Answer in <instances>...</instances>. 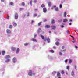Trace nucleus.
I'll use <instances>...</instances> for the list:
<instances>
[{
	"instance_id": "26",
	"label": "nucleus",
	"mask_w": 78,
	"mask_h": 78,
	"mask_svg": "<svg viewBox=\"0 0 78 78\" xmlns=\"http://www.w3.org/2000/svg\"><path fill=\"white\" fill-rule=\"evenodd\" d=\"M66 12H64V14H63L64 17H66Z\"/></svg>"
},
{
	"instance_id": "7",
	"label": "nucleus",
	"mask_w": 78,
	"mask_h": 78,
	"mask_svg": "<svg viewBox=\"0 0 78 78\" xmlns=\"http://www.w3.org/2000/svg\"><path fill=\"white\" fill-rule=\"evenodd\" d=\"M16 53L17 54H18L20 52V49L19 48H17L16 49Z\"/></svg>"
},
{
	"instance_id": "46",
	"label": "nucleus",
	"mask_w": 78,
	"mask_h": 78,
	"mask_svg": "<svg viewBox=\"0 0 78 78\" xmlns=\"http://www.w3.org/2000/svg\"><path fill=\"white\" fill-rule=\"evenodd\" d=\"M1 2H5V0H1Z\"/></svg>"
},
{
	"instance_id": "43",
	"label": "nucleus",
	"mask_w": 78,
	"mask_h": 78,
	"mask_svg": "<svg viewBox=\"0 0 78 78\" xmlns=\"http://www.w3.org/2000/svg\"><path fill=\"white\" fill-rule=\"evenodd\" d=\"M37 16V14H34V15L33 16V17H36Z\"/></svg>"
},
{
	"instance_id": "36",
	"label": "nucleus",
	"mask_w": 78,
	"mask_h": 78,
	"mask_svg": "<svg viewBox=\"0 0 78 78\" xmlns=\"http://www.w3.org/2000/svg\"><path fill=\"white\" fill-rule=\"evenodd\" d=\"M41 23H42V22H40L39 23H38V26H40V25H41Z\"/></svg>"
},
{
	"instance_id": "29",
	"label": "nucleus",
	"mask_w": 78,
	"mask_h": 78,
	"mask_svg": "<svg viewBox=\"0 0 78 78\" xmlns=\"http://www.w3.org/2000/svg\"><path fill=\"white\" fill-rule=\"evenodd\" d=\"M51 23H55V20H52Z\"/></svg>"
},
{
	"instance_id": "45",
	"label": "nucleus",
	"mask_w": 78,
	"mask_h": 78,
	"mask_svg": "<svg viewBox=\"0 0 78 78\" xmlns=\"http://www.w3.org/2000/svg\"><path fill=\"white\" fill-rule=\"evenodd\" d=\"M33 22H34V21H33V20H32L31 22V24H33Z\"/></svg>"
},
{
	"instance_id": "61",
	"label": "nucleus",
	"mask_w": 78,
	"mask_h": 78,
	"mask_svg": "<svg viewBox=\"0 0 78 78\" xmlns=\"http://www.w3.org/2000/svg\"><path fill=\"white\" fill-rule=\"evenodd\" d=\"M75 48H78V47L76 46H75Z\"/></svg>"
},
{
	"instance_id": "48",
	"label": "nucleus",
	"mask_w": 78,
	"mask_h": 78,
	"mask_svg": "<svg viewBox=\"0 0 78 78\" xmlns=\"http://www.w3.org/2000/svg\"><path fill=\"white\" fill-rule=\"evenodd\" d=\"M67 59L65 61V62L66 63H67Z\"/></svg>"
},
{
	"instance_id": "50",
	"label": "nucleus",
	"mask_w": 78,
	"mask_h": 78,
	"mask_svg": "<svg viewBox=\"0 0 78 78\" xmlns=\"http://www.w3.org/2000/svg\"><path fill=\"white\" fill-rule=\"evenodd\" d=\"M60 27L61 28H64V26L63 25H61Z\"/></svg>"
},
{
	"instance_id": "52",
	"label": "nucleus",
	"mask_w": 78,
	"mask_h": 78,
	"mask_svg": "<svg viewBox=\"0 0 78 78\" xmlns=\"http://www.w3.org/2000/svg\"><path fill=\"white\" fill-rule=\"evenodd\" d=\"M60 8H62V5L60 4Z\"/></svg>"
},
{
	"instance_id": "27",
	"label": "nucleus",
	"mask_w": 78,
	"mask_h": 78,
	"mask_svg": "<svg viewBox=\"0 0 78 78\" xmlns=\"http://www.w3.org/2000/svg\"><path fill=\"white\" fill-rule=\"evenodd\" d=\"M37 36V34H34V38H35V37H36Z\"/></svg>"
},
{
	"instance_id": "37",
	"label": "nucleus",
	"mask_w": 78,
	"mask_h": 78,
	"mask_svg": "<svg viewBox=\"0 0 78 78\" xmlns=\"http://www.w3.org/2000/svg\"><path fill=\"white\" fill-rule=\"evenodd\" d=\"M25 46H27V45H28V43H25L24 44Z\"/></svg>"
},
{
	"instance_id": "13",
	"label": "nucleus",
	"mask_w": 78,
	"mask_h": 78,
	"mask_svg": "<svg viewBox=\"0 0 78 78\" xmlns=\"http://www.w3.org/2000/svg\"><path fill=\"white\" fill-rule=\"evenodd\" d=\"M45 28H49L50 27V26L48 25H46Z\"/></svg>"
},
{
	"instance_id": "9",
	"label": "nucleus",
	"mask_w": 78,
	"mask_h": 78,
	"mask_svg": "<svg viewBox=\"0 0 78 78\" xmlns=\"http://www.w3.org/2000/svg\"><path fill=\"white\" fill-rule=\"evenodd\" d=\"M57 76L58 77H60V76H61V74H60V73H59V72H57Z\"/></svg>"
},
{
	"instance_id": "35",
	"label": "nucleus",
	"mask_w": 78,
	"mask_h": 78,
	"mask_svg": "<svg viewBox=\"0 0 78 78\" xmlns=\"http://www.w3.org/2000/svg\"><path fill=\"white\" fill-rule=\"evenodd\" d=\"M22 6H25V3H24V2H22Z\"/></svg>"
},
{
	"instance_id": "18",
	"label": "nucleus",
	"mask_w": 78,
	"mask_h": 78,
	"mask_svg": "<svg viewBox=\"0 0 78 78\" xmlns=\"http://www.w3.org/2000/svg\"><path fill=\"white\" fill-rule=\"evenodd\" d=\"M68 20L67 19H64L63 20V22H67Z\"/></svg>"
},
{
	"instance_id": "25",
	"label": "nucleus",
	"mask_w": 78,
	"mask_h": 78,
	"mask_svg": "<svg viewBox=\"0 0 78 78\" xmlns=\"http://www.w3.org/2000/svg\"><path fill=\"white\" fill-rule=\"evenodd\" d=\"M5 53V51H3L2 52V55H4Z\"/></svg>"
},
{
	"instance_id": "22",
	"label": "nucleus",
	"mask_w": 78,
	"mask_h": 78,
	"mask_svg": "<svg viewBox=\"0 0 78 78\" xmlns=\"http://www.w3.org/2000/svg\"><path fill=\"white\" fill-rule=\"evenodd\" d=\"M61 73H62V74H64V71L63 70H62L61 71Z\"/></svg>"
},
{
	"instance_id": "21",
	"label": "nucleus",
	"mask_w": 78,
	"mask_h": 78,
	"mask_svg": "<svg viewBox=\"0 0 78 78\" xmlns=\"http://www.w3.org/2000/svg\"><path fill=\"white\" fill-rule=\"evenodd\" d=\"M9 61H10V59H7L5 60L6 62H9Z\"/></svg>"
},
{
	"instance_id": "10",
	"label": "nucleus",
	"mask_w": 78,
	"mask_h": 78,
	"mask_svg": "<svg viewBox=\"0 0 78 78\" xmlns=\"http://www.w3.org/2000/svg\"><path fill=\"white\" fill-rule=\"evenodd\" d=\"M11 49L12 51H15L16 48L15 47H12Z\"/></svg>"
},
{
	"instance_id": "44",
	"label": "nucleus",
	"mask_w": 78,
	"mask_h": 78,
	"mask_svg": "<svg viewBox=\"0 0 78 78\" xmlns=\"http://www.w3.org/2000/svg\"><path fill=\"white\" fill-rule=\"evenodd\" d=\"M62 55V53L61 52H60L59 53V55H60V56H61Z\"/></svg>"
},
{
	"instance_id": "63",
	"label": "nucleus",
	"mask_w": 78,
	"mask_h": 78,
	"mask_svg": "<svg viewBox=\"0 0 78 78\" xmlns=\"http://www.w3.org/2000/svg\"><path fill=\"white\" fill-rule=\"evenodd\" d=\"M33 75H35V73H33Z\"/></svg>"
},
{
	"instance_id": "17",
	"label": "nucleus",
	"mask_w": 78,
	"mask_h": 78,
	"mask_svg": "<svg viewBox=\"0 0 78 78\" xmlns=\"http://www.w3.org/2000/svg\"><path fill=\"white\" fill-rule=\"evenodd\" d=\"M48 6H50V5H51V2H48Z\"/></svg>"
},
{
	"instance_id": "41",
	"label": "nucleus",
	"mask_w": 78,
	"mask_h": 78,
	"mask_svg": "<svg viewBox=\"0 0 78 78\" xmlns=\"http://www.w3.org/2000/svg\"><path fill=\"white\" fill-rule=\"evenodd\" d=\"M30 16V13H29V12H28L27 13V16Z\"/></svg>"
},
{
	"instance_id": "15",
	"label": "nucleus",
	"mask_w": 78,
	"mask_h": 78,
	"mask_svg": "<svg viewBox=\"0 0 78 78\" xmlns=\"http://www.w3.org/2000/svg\"><path fill=\"white\" fill-rule=\"evenodd\" d=\"M52 29L53 30H55L56 28V26H53L51 27Z\"/></svg>"
},
{
	"instance_id": "64",
	"label": "nucleus",
	"mask_w": 78,
	"mask_h": 78,
	"mask_svg": "<svg viewBox=\"0 0 78 78\" xmlns=\"http://www.w3.org/2000/svg\"><path fill=\"white\" fill-rule=\"evenodd\" d=\"M69 25H72V23H69Z\"/></svg>"
},
{
	"instance_id": "49",
	"label": "nucleus",
	"mask_w": 78,
	"mask_h": 78,
	"mask_svg": "<svg viewBox=\"0 0 78 78\" xmlns=\"http://www.w3.org/2000/svg\"><path fill=\"white\" fill-rule=\"evenodd\" d=\"M56 8V6H55L54 7H53L51 8V9H53V8Z\"/></svg>"
},
{
	"instance_id": "42",
	"label": "nucleus",
	"mask_w": 78,
	"mask_h": 78,
	"mask_svg": "<svg viewBox=\"0 0 78 78\" xmlns=\"http://www.w3.org/2000/svg\"><path fill=\"white\" fill-rule=\"evenodd\" d=\"M66 32L67 34H70V32H69V30H67Z\"/></svg>"
},
{
	"instance_id": "4",
	"label": "nucleus",
	"mask_w": 78,
	"mask_h": 78,
	"mask_svg": "<svg viewBox=\"0 0 78 78\" xmlns=\"http://www.w3.org/2000/svg\"><path fill=\"white\" fill-rule=\"evenodd\" d=\"M41 37L42 38V39H43V40H44V41H46L47 40V38L45 37H44L43 36L41 35Z\"/></svg>"
},
{
	"instance_id": "58",
	"label": "nucleus",
	"mask_w": 78,
	"mask_h": 78,
	"mask_svg": "<svg viewBox=\"0 0 78 78\" xmlns=\"http://www.w3.org/2000/svg\"><path fill=\"white\" fill-rule=\"evenodd\" d=\"M53 48L54 49H56V47L54 46V47H53Z\"/></svg>"
},
{
	"instance_id": "16",
	"label": "nucleus",
	"mask_w": 78,
	"mask_h": 78,
	"mask_svg": "<svg viewBox=\"0 0 78 78\" xmlns=\"http://www.w3.org/2000/svg\"><path fill=\"white\" fill-rule=\"evenodd\" d=\"M13 25L14 27H16L17 26V23H13Z\"/></svg>"
},
{
	"instance_id": "14",
	"label": "nucleus",
	"mask_w": 78,
	"mask_h": 78,
	"mask_svg": "<svg viewBox=\"0 0 78 78\" xmlns=\"http://www.w3.org/2000/svg\"><path fill=\"white\" fill-rule=\"evenodd\" d=\"M31 40L32 41H33V42H37V40L36 39L33 38Z\"/></svg>"
},
{
	"instance_id": "12",
	"label": "nucleus",
	"mask_w": 78,
	"mask_h": 78,
	"mask_svg": "<svg viewBox=\"0 0 78 78\" xmlns=\"http://www.w3.org/2000/svg\"><path fill=\"white\" fill-rule=\"evenodd\" d=\"M5 58L6 59H8V58H10V56L9 55H6V56H5Z\"/></svg>"
},
{
	"instance_id": "59",
	"label": "nucleus",
	"mask_w": 78,
	"mask_h": 78,
	"mask_svg": "<svg viewBox=\"0 0 78 78\" xmlns=\"http://www.w3.org/2000/svg\"><path fill=\"white\" fill-rule=\"evenodd\" d=\"M56 41H59V39H58V38H56Z\"/></svg>"
},
{
	"instance_id": "28",
	"label": "nucleus",
	"mask_w": 78,
	"mask_h": 78,
	"mask_svg": "<svg viewBox=\"0 0 78 78\" xmlns=\"http://www.w3.org/2000/svg\"><path fill=\"white\" fill-rule=\"evenodd\" d=\"M55 10L56 11H58V7H56L55 8Z\"/></svg>"
},
{
	"instance_id": "38",
	"label": "nucleus",
	"mask_w": 78,
	"mask_h": 78,
	"mask_svg": "<svg viewBox=\"0 0 78 78\" xmlns=\"http://www.w3.org/2000/svg\"><path fill=\"white\" fill-rule=\"evenodd\" d=\"M43 22H47V20L46 19H44Z\"/></svg>"
},
{
	"instance_id": "32",
	"label": "nucleus",
	"mask_w": 78,
	"mask_h": 78,
	"mask_svg": "<svg viewBox=\"0 0 78 78\" xmlns=\"http://www.w3.org/2000/svg\"><path fill=\"white\" fill-rule=\"evenodd\" d=\"M30 5L31 6H32V0H31L30 2Z\"/></svg>"
},
{
	"instance_id": "53",
	"label": "nucleus",
	"mask_w": 78,
	"mask_h": 78,
	"mask_svg": "<svg viewBox=\"0 0 78 78\" xmlns=\"http://www.w3.org/2000/svg\"><path fill=\"white\" fill-rule=\"evenodd\" d=\"M37 0H34V3H36Z\"/></svg>"
},
{
	"instance_id": "23",
	"label": "nucleus",
	"mask_w": 78,
	"mask_h": 78,
	"mask_svg": "<svg viewBox=\"0 0 78 78\" xmlns=\"http://www.w3.org/2000/svg\"><path fill=\"white\" fill-rule=\"evenodd\" d=\"M66 69H67V70H69V69H70V68H69V66H67Z\"/></svg>"
},
{
	"instance_id": "60",
	"label": "nucleus",
	"mask_w": 78,
	"mask_h": 78,
	"mask_svg": "<svg viewBox=\"0 0 78 78\" xmlns=\"http://www.w3.org/2000/svg\"><path fill=\"white\" fill-rule=\"evenodd\" d=\"M62 49H64V46H62Z\"/></svg>"
},
{
	"instance_id": "47",
	"label": "nucleus",
	"mask_w": 78,
	"mask_h": 78,
	"mask_svg": "<svg viewBox=\"0 0 78 78\" xmlns=\"http://www.w3.org/2000/svg\"><path fill=\"white\" fill-rule=\"evenodd\" d=\"M51 53H54V51L53 50H51Z\"/></svg>"
},
{
	"instance_id": "54",
	"label": "nucleus",
	"mask_w": 78,
	"mask_h": 78,
	"mask_svg": "<svg viewBox=\"0 0 78 78\" xmlns=\"http://www.w3.org/2000/svg\"><path fill=\"white\" fill-rule=\"evenodd\" d=\"M25 17V14H24L23 16V17Z\"/></svg>"
},
{
	"instance_id": "31",
	"label": "nucleus",
	"mask_w": 78,
	"mask_h": 78,
	"mask_svg": "<svg viewBox=\"0 0 78 78\" xmlns=\"http://www.w3.org/2000/svg\"><path fill=\"white\" fill-rule=\"evenodd\" d=\"M23 9H24V8H21L20 9V11H23Z\"/></svg>"
},
{
	"instance_id": "33",
	"label": "nucleus",
	"mask_w": 78,
	"mask_h": 78,
	"mask_svg": "<svg viewBox=\"0 0 78 78\" xmlns=\"http://www.w3.org/2000/svg\"><path fill=\"white\" fill-rule=\"evenodd\" d=\"M12 25H10L9 26V28H12Z\"/></svg>"
},
{
	"instance_id": "30",
	"label": "nucleus",
	"mask_w": 78,
	"mask_h": 78,
	"mask_svg": "<svg viewBox=\"0 0 78 78\" xmlns=\"http://www.w3.org/2000/svg\"><path fill=\"white\" fill-rule=\"evenodd\" d=\"M45 5H44V4L42 5H41V8H44V7H45Z\"/></svg>"
},
{
	"instance_id": "20",
	"label": "nucleus",
	"mask_w": 78,
	"mask_h": 78,
	"mask_svg": "<svg viewBox=\"0 0 78 78\" xmlns=\"http://www.w3.org/2000/svg\"><path fill=\"white\" fill-rule=\"evenodd\" d=\"M55 45H59V42H56L55 43Z\"/></svg>"
},
{
	"instance_id": "2",
	"label": "nucleus",
	"mask_w": 78,
	"mask_h": 78,
	"mask_svg": "<svg viewBox=\"0 0 78 78\" xmlns=\"http://www.w3.org/2000/svg\"><path fill=\"white\" fill-rule=\"evenodd\" d=\"M28 75L29 76H32L33 73H32V71L30 70L28 73Z\"/></svg>"
},
{
	"instance_id": "6",
	"label": "nucleus",
	"mask_w": 78,
	"mask_h": 78,
	"mask_svg": "<svg viewBox=\"0 0 78 78\" xmlns=\"http://www.w3.org/2000/svg\"><path fill=\"white\" fill-rule=\"evenodd\" d=\"M71 75L72 76H75V73H74V71L73 70L71 72Z\"/></svg>"
},
{
	"instance_id": "8",
	"label": "nucleus",
	"mask_w": 78,
	"mask_h": 78,
	"mask_svg": "<svg viewBox=\"0 0 78 78\" xmlns=\"http://www.w3.org/2000/svg\"><path fill=\"white\" fill-rule=\"evenodd\" d=\"M43 11L44 13H45L47 12V9L46 8H44L43 9Z\"/></svg>"
},
{
	"instance_id": "11",
	"label": "nucleus",
	"mask_w": 78,
	"mask_h": 78,
	"mask_svg": "<svg viewBox=\"0 0 78 78\" xmlns=\"http://www.w3.org/2000/svg\"><path fill=\"white\" fill-rule=\"evenodd\" d=\"M69 64H71V63H72V59H69Z\"/></svg>"
},
{
	"instance_id": "40",
	"label": "nucleus",
	"mask_w": 78,
	"mask_h": 78,
	"mask_svg": "<svg viewBox=\"0 0 78 78\" xmlns=\"http://www.w3.org/2000/svg\"><path fill=\"white\" fill-rule=\"evenodd\" d=\"M48 58H49L50 59H52V57H51V56H49L48 57Z\"/></svg>"
},
{
	"instance_id": "5",
	"label": "nucleus",
	"mask_w": 78,
	"mask_h": 78,
	"mask_svg": "<svg viewBox=\"0 0 78 78\" xmlns=\"http://www.w3.org/2000/svg\"><path fill=\"white\" fill-rule=\"evenodd\" d=\"M12 60L13 62L15 63L16 62H17V59H16V58L15 57L13 58Z\"/></svg>"
},
{
	"instance_id": "62",
	"label": "nucleus",
	"mask_w": 78,
	"mask_h": 78,
	"mask_svg": "<svg viewBox=\"0 0 78 78\" xmlns=\"http://www.w3.org/2000/svg\"><path fill=\"white\" fill-rule=\"evenodd\" d=\"M9 16H8L7 19H9Z\"/></svg>"
},
{
	"instance_id": "55",
	"label": "nucleus",
	"mask_w": 78,
	"mask_h": 78,
	"mask_svg": "<svg viewBox=\"0 0 78 78\" xmlns=\"http://www.w3.org/2000/svg\"><path fill=\"white\" fill-rule=\"evenodd\" d=\"M72 42L73 43H75V41H72Z\"/></svg>"
},
{
	"instance_id": "3",
	"label": "nucleus",
	"mask_w": 78,
	"mask_h": 78,
	"mask_svg": "<svg viewBox=\"0 0 78 78\" xmlns=\"http://www.w3.org/2000/svg\"><path fill=\"white\" fill-rule=\"evenodd\" d=\"M6 32L7 33H8V34L11 33V30H9V29H7L6 30Z\"/></svg>"
},
{
	"instance_id": "19",
	"label": "nucleus",
	"mask_w": 78,
	"mask_h": 78,
	"mask_svg": "<svg viewBox=\"0 0 78 78\" xmlns=\"http://www.w3.org/2000/svg\"><path fill=\"white\" fill-rule=\"evenodd\" d=\"M40 31H41V28H39L37 31V33H38V34L39 33V32H40Z\"/></svg>"
},
{
	"instance_id": "1",
	"label": "nucleus",
	"mask_w": 78,
	"mask_h": 78,
	"mask_svg": "<svg viewBox=\"0 0 78 78\" xmlns=\"http://www.w3.org/2000/svg\"><path fill=\"white\" fill-rule=\"evenodd\" d=\"M19 17V15H18V14L17 13H15V19H18V17Z\"/></svg>"
},
{
	"instance_id": "57",
	"label": "nucleus",
	"mask_w": 78,
	"mask_h": 78,
	"mask_svg": "<svg viewBox=\"0 0 78 78\" xmlns=\"http://www.w3.org/2000/svg\"><path fill=\"white\" fill-rule=\"evenodd\" d=\"M8 37H10V36H11V34H8Z\"/></svg>"
},
{
	"instance_id": "56",
	"label": "nucleus",
	"mask_w": 78,
	"mask_h": 78,
	"mask_svg": "<svg viewBox=\"0 0 78 78\" xmlns=\"http://www.w3.org/2000/svg\"><path fill=\"white\" fill-rule=\"evenodd\" d=\"M35 11H37L38 9H34Z\"/></svg>"
},
{
	"instance_id": "34",
	"label": "nucleus",
	"mask_w": 78,
	"mask_h": 78,
	"mask_svg": "<svg viewBox=\"0 0 78 78\" xmlns=\"http://www.w3.org/2000/svg\"><path fill=\"white\" fill-rule=\"evenodd\" d=\"M56 71H54V72H53L52 74L53 75H55V74H56Z\"/></svg>"
},
{
	"instance_id": "39",
	"label": "nucleus",
	"mask_w": 78,
	"mask_h": 78,
	"mask_svg": "<svg viewBox=\"0 0 78 78\" xmlns=\"http://www.w3.org/2000/svg\"><path fill=\"white\" fill-rule=\"evenodd\" d=\"M10 5H11L12 6L13 5V3L12 2L10 3Z\"/></svg>"
},
{
	"instance_id": "24",
	"label": "nucleus",
	"mask_w": 78,
	"mask_h": 78,
	"mask_svg": "<svg viewBox=\"0 0 78 78\" xmlns=\"http://www.w3.org/2000/svg\"><path fill=\"white\" fill-rule=\"evenodd\" d=\"M47 41H48V42L49 43V42H50V39H49L48 38L47 39Z\"/></svg>"
},
{
	"instance_id": "51",
	"label": "nucleus",
	"mask_w": 78,
	"mask_h": 78,
	"mask_svg": "<svg viewBox=\"0 0 78 78\" xmlns=\"http://www.w3.org/2000/svg\"><path fill=\"white\" fill-rule=\"evenodd\" d=\"M58 21L60 22H62V19H61L60 20H59Z\"/></svg>"
}]
</instances>
